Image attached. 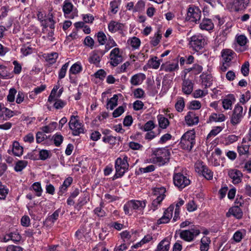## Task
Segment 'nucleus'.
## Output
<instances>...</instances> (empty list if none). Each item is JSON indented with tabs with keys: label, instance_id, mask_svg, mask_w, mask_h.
I'll use <instances>...</instances> for the list:
<instances>
[{
	"label": "nucleus",
	"instance_id": "nucleus-36",
	"mask_svg": "<svg viewBox=\"0 0 251 251\" xmlns=\"http://www.w3.org/2000/svg\"><path fill=\"white\" fill-rule=\"evenodd\" d=\"M185 107V102L184 99L182 97H179L175 104L176 110L178 112H181L183 110Z\"/></svg>",
	"mask_w": 251,
	"mask_h": 251
},
{
	"label": "nucleus",
	"instance_id": "nucleus-29",
	"mask_svg": "<svg viewBox=\"0 0 251 251\" xmlns=\"http://www.w3.org/2000/svg\"><path fill=\"white\" fill-rule=\"evenodd\" d=\"M157 119L158 122V125L160 128L166 129L170 125L168 119L165 118L163 115L159 114L157 115Z\"/></svg>",
	"mask_w": 251,
	"mask_h": 251
},
{
	"label": "nucleus",
	"instance_id": "nucleus-25",
	"mask_svg": "<svg viewBox=\"0 0 251 251\" xmlns=\"http://www.w3.org/2000/svg\"><path fill=\"white\" fill-rule=\"evenodd\" d=\"M235 98L233 95H228L222 101L223 107L225 109H231L232 104L235 101Z\"/></svg>",
	"mask_w": 251,
	"mask_h": 251
},
{
	"label": "nucleus",
	"instance_id": "nucleus-45",
	"mask_svg": "<svg viewBox=\"0 0 251 251\" xmlns=\"http://www.w3.org/2000/svg\"><path fill=\"white\" fill-rule=\"evenodd\" d=\"M42 38L48 42H54L55 39L54 36V29H51L50 31H48L47 35L43 36Z\"/></svg>",
	"mask_w": 251,
	"mask_h": 251
},
{
	"label": "nucleus",
	"instance_id": "nucleus-23",
	"mask_svg": "<svg viewBox=\"0 0 251 251\" xmlns=\"http://www.w3.org/2000/svg\"><path fill=\"white\" fill-rule=\"evenodd\" d=\"M14 115V112L8 108L2 107L0 110V119L2 120H8Z\"/></svg>",
	"mask_w": 251,
	"mask_h": 251
},
{
	"label": "nucleus",
	"instance_id": "nucleus-48",
	"mask_svg": "<svg viewBox=\"0 0 251 251\" xmlns=\"http://www.w3.org/2000/svg\"><path fill=\"white\" fill-rule=\"evenodd\" d=\"M161 38V34L159 32H157L156 33L154 34V37L151 39V44L153 47L156 46L160 42Z\"/></svg>",
	"mask_w": 251,
	"mask_h": 251
},
{
	"label": "nucleus",
	"instance_id": "nucleus-10",
	"mask_svg": "<svg viewBox=\"0 0 251 251\" xmlns=\"http://www.w3.org/2000/svg\"><path fill=\"white\" fill-rule=\"evenodd\" d=\"M204 42L201 36L194 35L190 38L189 44L194 50L198 51L202 48Z\"/></svg>",
	"mask_w": 251,
	"mask_h": 251
},
{
	"label": "nucleus",
	"instance_id": "nucleus-4",
	"mask_svg": "<svg viewBox=\"0 0 251 251\" xmlns=\"http://www.w3.org/2000/svg\"><path fill=\"white\" fill-rule=\"evenodd\" d=\"M195 134L192 131H187L181 138V147L184 150L191 151L195 144Z\"/></svg>",
	"mask_w": 251,
	"mask_h": 251
},
{
	"label": "nucleus",
	"instance_id": "nucleus-61",
	"mask_svg": "<svg viewBox=\"0 0 251 251\" xmlns=\"http://www.w3.org/2000/svg\"><path fill=\"white\" fill-rule=\"evenodd\" d=\"M13 64L14 65L13 73L15 74H19L22 71L21 65L17 60H14Z\"/></svg>",
	"mask_w": 251,
	"mask_h": 251
},
{
	"label": "nucleus",
	"instance_id": "nucleus-7",
	"mask_svg": "<svg viewBox=\"0 0 251 251\" xmlns=\"http://www.w3.org/2000/svg\"><path fill=\"white\" fill-rule=\"evenodd\" d=\"M201 15V11L198 7L194 5L190 6L187 10L186 20L196 24L200 21Z\"/></svg>",
	"mask_w": 251,
	"mask_h": 251
},
{
	"label": "nucleus",
	"instance_id": "nucleus-19",
	"mask_svg": "<svg viewBox=\"0 0 251 251\" xmlns=\"http://www.w3.org/2000/svg\"><path fill=\"white\" fill-rule=\"evenodd\" d=\"M194 84L189 79H184L182 83V91L186 95H190L193 90Z\"/></svg>",
	"mask_w": 251,
	"mask_h": 251
},
{
	"label": "nucleus",
	"instance_id": "nucleus-59",
	"mask_svg": "<svg viewBox=\"0 0 251 251\" xmlns=\"http://www.w3.org/2000/svg\"><path fill=\"white\" fill-rule=\"evenodd\" d=\"M17 93V91L14 88L10 89L9 94L7 97V100L9 102H13L15 100V95Z\"/></svg>",
	"mask_w": 251,
	"mask_h": 251
},
{
	"label": "nucleus",
	"instance_id": "nucleus-13",
	"mask_svg": "<svg viewBox=\"0 0 251 251\" xmlns=\"http://www.w3.org/2000/svg\"><path fill=\"white\" fill-rule=\"evenodd\" d=\"M250 0H232L231 2L232 10L238 11L246 8L249 3Z\"/></svg>",
	"mask_w": 251,
	"mask_h": 251
},
{
	"label": "nucleus",
	"instance_id": "nucleus-28",
	"mask_svg": "<svg viewBox=\"0 0 251 251\" xmlns=\"http://www.w3.org/2000/svg\"><path fill=\"white\" fill-rule=\"evenodd\" d=\"M200 28L202 30H210L214 28V24L209 19H203L200 24Z\"/></svg>",
	"mask_w": 251,
	"mask_h": 251
},
{
	"label": "nucleus",
	"instance_id": "nucleus-63",
	"mask_svg": "<svg viewBox=\"0 0 251 251\" xmlns=\"http://www.w3.org/2000/svg\"><path fill=\"white\" fill-rule=\"evenodd\" d=\"M249 66L250 65L248 62H245V63L242 66L241 71L244 76H247L249 74Z\"/></svg>",
	"mask_w": 251,
	"mask_h": 251
},
{
	"label": "nucleus",
	"instance_id": "nucleus-47",
	"mask_svg": "<svg viewBox=\"0 0 251 251\" xmlns=\"http://www.w3.org/2000/svg\"><path fill=\"white\" fill-rule=\"evenodd\" d=\"M69 62L66 63L64 64L60 70L58 74V78L59 79L63 78L66 75L67 70L69 67Z\"/></svg>",
	"mask_w": 251,
	"mask_h": 251
},
{
	"label": "nucleus",
	"instance_id": "nucleus-55",
	"mask_svg": "<svg viewBox=\"0 0 251 251\" xmlns=\"http://www.w3.org/2000/svg\"><path fill=\"white\" fill-rule=\"evenodd\" d=\"M63 140V137L58 134H56L53 136L54 144L56 147H59L62 143Z\"/></svg>",
	"mask_w": 251,
	"mask_h": 251
},
{
	"label": "nucleus",
	"instance_id": "nucleus-30",
	"mask_svg": "<svg viewBox=\"0 0 251 251\" xmlns=\"http://www.w3.org/2000/svg\"><path fill=\"white\" fill-rule=\"evenodd\" d=\"M12 152L15 156H20L23 154V148L21 146L19 142L15 141L13 143Z\"/></svg>",
	"mask_w": 251,
	"mask_h": 251
},
{
	"label": "nucleus",
	"instance_id": "nucleus-1",
	"mask_svg": "<svg viewBox=\"0 0 251 251\" xmlns=\"http://www.w3.org/2000/svg\"><path fill=\"white\" fill-rule=\"evenodd\" d=\"M170 155L168 150L165 148L158 149L154 151L153 155L147 161L148 163L163 166L169 162Z\"/></svg>",
	"mask_w": 251,
	"mask_h": 251
},
{
	"label": "nucleus",
	"instance_id": "nucleus-9",
	"mask_svg": "<svg viewBox=\"0 0 251 251\" xmlns=\"http://www.w3.org/2000/svg\"><path fill=\"white\" fill-rule=\"evenodd\" d=\"M109 57L110 64L114 67L117 66L123 61V57L120 54V49L118 48H115L111 51Z\"/></svg>",
	"mask_w": 251,
	"mask_h": 251
},
{
	"label": "nucleus",
	"instance_id": "nucleus-20",
	"mask_svg": "<svg viewBox=\"0 0 251 251\" xmlns=\"http://www.w3.org/2000/svg\"><path fill=\"white\" fill-rule=\"evenodd\" d=\"M200 78L201 80V84L206 89L211 86L213 81V77L211 75L203 73L201 75Z\"/></svg>",
	"mask_w": 251,
	"mask_h": 251
},
{
	"label": "nucleus",
	"instance_id": "nucleus-40",
	"mask_svg": "<svg viewBox=\"0 0 251 251\" xmlns=\"http://www.w3.org/2000/svg\"><path fill=\"white\" fill-rule=\"evenodd\" d=\"M155 127V125L153 121L150 120L148 121L144 126L141 127V129L144 131H151Z\"/></svg>",
	"mask_w": 251,
	"mask_h": 251
},
{
	"label": "nucleus",
	"instance_id": "nucleus-16",
	"mask_svg": "<svg viewBox=\"0 0 251 251\" xmlns=\"http://www.w3.org/2000/svg\"><path fill=\"white\" fill-rule=\"evenodd\" d=\"M186 124L189 126L197 124L199 122V118L194 112L189 111L185 117Z\"/></svg>",
	"mask_w": 251,
	"mask_h": 251
},
{
	"label": "nucleus",
	"instance_id": "nucleus-3",
	"mask_svg": "<svg viewBox=\"0 0 251 251\" xmlns=\"http://www.w3.org/2000/svg\"><path fill=\"white\" fill-rule=\"evenodd\" d=\"M146 205L145 201L131 200L124 205V210L125 214L131 215L133 210H143Z\"/></svg>",
	"mask_w": 251,
	"mask_h": 251
},
{
	"label": "nucleus",
	"instance_id": "nucleus-37",
	"mask_svg": "<svg viewBox=\"0 0 251 251\" xmlns=\"http://www.w3.org/2000/svg\"><path fill=\"white\" fill-rule=\"evenodd\" d=\"M60 212V209L55 210L51 215L49 216L46 219L47 223H50V224H53L58 219L59 214Z\"/></svg>",
	"mask_w": 251,
	"mask_h": 251
},
{
	"label": "nucleus",
	"instance_id": "nucleus-43",
	"mask_svg": "<svg viewBox=\"0 0 251 251\" xmlns=\"http://www.w3.org/2000/svg\"><path fill=\"white\" fill-rule=\"evenodd\" d=\"M208 94V90L205 89L204 90L197 89L193 93V95L195 98H200L205 96Z\"/></svg>",
	"mask_w": 251,
	"mask_h": 251
},
{
	"label": "nucleus",
	"instance_id": "nucleus-18",
	"mask_svg": "<svg viewBox=\"0 0 251 251\" xmlns=\"http://www.w3.org/2000/svg\"><path fill=\"white\" fill-rule=\"evenodd\" d=\"M178 69V61L175 60L172 63L163 64L161 66L160 70L166 72H171Z\"/></svg>",
	"mask_w": 251,
	"mask_h": 251
},
{
	"label": "nucleus",
	"instance_id": "nucleus-33",
	"mask_svg": "<svg viewBox=\"0 0 251 251\" xmlns=\"http://www.w3.org/2000/svg\"><path fill=\"white\" fill-rule=\"evenodd\" d=\"M70 128L73 131V134L75 136L79 135L84 131L82 124L80 122L74 125L72 127H70Z\"/></svg>",
	"mask_w": 251,
	"mask_h": 251
},
{
	"label": "nucleus",
	"instance_id": "nucleus-21",
	"mask_svg": "<svg viewBox=\"0 0 251 251\" xmlns=\"http://www.w3.org/2000/svg\"><path fill=\"white\" fill-rule=\"evenodd\" d=\"M170 243V238H164L159 242L155 251H169Z\"/></svg>",
	"mask_w": 251,
	"mask_h": 251
},
{
	"label": "nucleus",
	"instance_id": "nucleus-34",
	"mask_svg": "<svg viewBox=\"0 0 251 251\" xmlns=\"http://www.w3.org/2000/svg\"><path fill=\"white\" fill-rule=\"evenodd\" d=\"M118 96L114 95L112 98L108 100L106 105L107 108H110V109L113 110L118 104Z\"/></svg>",
	"mask_w": 251,
	"mask_h": 251
},
{
	"label": "nucleus",
	"instance_id": "nucleus-38",
	"mask_svg": "<svg viewBox=\"0 0 251 251\" xmlns=\"http://www.w3.org/2000/svg\"><path fill=\"white\" fill-rule=\"evenodd\" d=\"M27 165V162L25 160H19L17 161L14 167V170L16 172H21L25 168Z\"/></svg>",
	"mask_w": 251,
	"mask_h": 251
},
{
	"label": "nucleus",
	"instance_id": "nucleus-2",
	"mask_svg": "<svg viewBox=\"0 0 251 251\" xmlns=\"http://www.w3.org/2000/svg\"><path fill=\"white\" fill-rule=\"evenodd\" d=\"M128 157L126 155H121L115 161V168L116 173L113 177V180L122 177L128 169Z\"/></svg>",
	"mask_w": 251,
	"mask_h": 251
},
{
	"label": "nucleus",
	"instance_id": "nucleus-49",
	"mask_svg": "<svg viewBox=\"0 0 251 251\" xmlns=\"http://www.w3.org/2000/svg\"><path fill=\"white\" fill-rule=\"evenodd\" d=\"M120 2L117 0H113L110 3L111 12L113 14H116L118 12Z\"/></svg>",
	"mask_w": 251,
	"mask_h": 251
},
{
	"label": "nucleus",
	"instance_id": "nucleus-64",
	"mask_svg": "<svg viewBox=\"0 0 251 251\" xmlns=\"http://www.w3.org/2000/svg\"><path fill=\"white\" fill-rule=\"evenodd\" d=\"M236 41L240 46H243L247 43V39L245 35H241L237 37Z\"/></svg>",
	"mask_w": 251,
	"mask_h": 251
},
{
	"label": "nucleus",
	"instance_id": "nucleus-60",
	"mask_svg": "<svg viewBox=\"0 0 251 251\" xmlns=\"http://www.w3.org/2000/svg\"><path fill=\"white\" fill-rule=\"evenodd\" d=\"M155 170V166L153 165H150L145 168H140L139 171L141 173H147L153 172Z\"/></svg>",
	"mask_w": 251,
	"mask_h": 251
},
{
	"label": "nucleus",
	"instance_id": "nucleus-42",
	"mask_svg": "<svg viewBox=\"0 0 251 251\" xmlns=\"http://www.w3.org/2000/svg\"><path fill=\"white\" fill-rule=\"evenodd\" d=\"M82 67L80 64L78 63H75L71 66L69 72L70 74H76L80 73Z\"/></svg>",
	"mask_w": 251,
	"mask_h": 251
},
{
	"label": "nucleus",
	"instance_id": "nucleus-46",
	"mask_svg": "<svg viewBox=\"0 0 251 251\" xmlns=\"http://www.w3.org/2000/svg\"><path fill=\"white\" fill-rule=\"evenodd\" d=\"M32 189L36 192V196L40 197L42 195V189L41 183L39 182L34 183L32 185Z\"/></svg>",
	"mask_w": 251,
	"mask_h": 251
},
{
	"label": "nucleus",
	"instance_id": "nucleus-22",
	"mask_svg": "<svg viewBox=\"0 0 251 251\" xmlns=\"http://www.w3.org/2000/svg\"><path fill=\"white\" fill-rule=\"evenodd\" d=\"M146 76L142 73H139L133 75L130 79V83L133 86H137L142 84L145 79Z\"/></svg>",
	"mask_w": 251,
	"mask_h": 251
},
{
	"label": "nucleus",
	"instance_id": "nucleus-31",
	"mask_svg": "<svg viewBox=\"0 0 251 251\" xmlns=\"http://www.w3.org/2000/svg\"><path fill=\"white\" fill-rule=\"evenodd\" d=\"M73 178L72 177H67L60 187L59 195H62L66 191L67 188L72 184Z\"/></svg>",
	"mask_w": 251,
	"mask_h": 251
},
{
	"label": "nucleus",
	"instance_id": "nucleus-41",
	"mask_svg": "<svg viewBox=\"0 0 251 251\" xmlns=\"http://www.w3.org/2000/svg\"><path fill=\"white\" fill-rule=\"evenodd\" d=\"M58 56V55L57 53L52 52L48 54L46 56V60L50 64H53L56 62Z\"/></svg>",
	"mask_w": 251,
	"mask_h": 251
},
{
	"label": "nucleus",
	"instance_id": "nucleus-62",
	"mask_svg": "<svg viewBox=\"0 0 251 251\" xmlns=\"http://www.w3.org/2000/svg\"><path fill=\"white\" fill-rule=\"evenodd\" d=\"M125 111V108L123 106H120L116 109L113 112V116L117 118L121 115Z\"/></svg>",
	"mask_w": 251,
	"mask_h": 251
},
{
	"label": "nucleus",
	"instance_id": "nucleus-58",
	"mask_svg": "<svg viewBox=\"0 0 251 251\" xmlns=\"http://www.w3.org/2000/svg\"><path fill=\"white\" fill-rule=\"evenodd\" d=\"M222 130V128L220 126H217L214 129H212L210 133L208 134L207 136V139H209L211 137H214L217 135Z\"/></svg>",
	"mask_w": 251,
	"mask_h": 251
},
{
	"label": "nucleus",
	"instance_id": "nucleus-35",
	"mask_svg": "<svg viewBox=\"0 0 251 251\" xmlns=\"http://www.w3.org/2000/svg\"><path fill=\"white\" fill-rule=\"evenodd\" d=\"M209 119L211 121L215 122H222L226 120V117L223 114H212Z\"/></svg>",
	"mask_w": 251,
	"mask_h": 251
},
{
	"label": "nucleus",
	"instance_id": "nucleus-53",
	"mask_svg": "<svg viewBox=\"0 0 251 251\" xmlns=\"http://www.w3.org/2000/svg\"><path fill=\"white\" fill-rule=\"evenodd\" d=\"M150 66L153 69H157L160 66V62L159 60H157V57L152 58L149 61Z\"/></svg>",
	"mask_w": 251,
	"mask_h": 251
},
{
	"label": "nucleus",
	"instance_id": "nucleus-15",
	"mask_svg": "<svg viewBox=\"0 0 251 251\" xmlns=\"http://www.w3.org/2000/svg\"><path fill=\"white\" fill-rule=\"evenodd\" d=\"M53 15L51 12H50L48 15L47 19L42 20V25L44 26V28L42 29V32L45 33L46 31L48 30L46 29L47 27H49L51 29H54L55 21L53 19Z\"/></svg>",
	"mask_w": 251,
	"mask_h": 251
},
{
	"label": "nucleus",
	"instance_id": "nucleus-44",
	"mask_svg": "<svg viewBox=\"0 0 251 251\" xmlns=\"http://www.w3.org/2000/svg\"><path fill=\"white\" fill-rule=\"evenodd\" d=\"M97 40L98 42L101 45H103L106 43V41L107 40V38L104 34V33L102 31H100L97 33Z\"/></svg>",
	"mask_w": 251,
	"mask_h": 251
},
{
	"label": "nucleus",
	"instance_id": "nucleus-50",
	"mask_svg": "<svg viewBox=\"0 0 251 251\" xmlns=\"http://www.w3.org/2000/svg\"><path fill=\"white\" fill-rule=\"evenodd\" d=\"M3 251H23V248L18 246L9 245L6 247H2Z\"/></svg>",
	"mask_w": 251,
	"mask_h": 251
},
{
	"label": "nucleus",
	"instance_id": "nucleus-51",
	"mask_svg": "<svg viewBox=\"0 0 251 251\" xmlns=\"http://www.w3.org/2000/svg\"><path fill=\"white\" fill-rule=\"evenodd\" d=\"M100 58L98 53L94 51L89 58V62L91 63L97 64L100 62Z\"/></svg>",
	"mask_w": 251,
	"mask_h": 251
},
{
	"label": "nucleus",
	"instance_id": "nucleus-52",
	"mask_svg": "<svg viewBox=\"0 0 251 251\" xmlns=\"http://www.w3.org/2000/svg\"><path fill=\"white\" fill-rule=\"evenodd\" d=\"M237 150L240 155L246 154L249 152V146L242 145L238 147Z\"/></svg>",
	"mask_w": 251,
	"mask_h": 251
},
{
	"label": "nucleus",
	"instance_id": "nucleus-12",
	"mask_svg": "<svg viewBox=\"0 0 251 251\" xmlns=\"http://www.w3.org/2000/svg\"><path fill=\"white\" fill-rule=\"evenodd\" d=\"M174 209L173 205H170L164 212L163 215L157 221V225L166 224L169 222L170 219L172 217L173 212Z\"/></svg>",
	"mask_w": 251,
	"mask_h": 251
},
{
	"label": "nucleus",
	"instance_id": "nucleus-5",
	"mask_svg": "<svg viewBox=\"0 0 251 251\" xmlns=\"http://www.w3.org/2000/svg\"><path fill=\"white\" fill-rule=\"evenodd\" d=\"M246 113V109L243 111V108L238 103L235 105L230 116V123L235 126L239 124Z\"/></svg>",
	"mask_w": 251,
	"mask_h": 251
},
{
	"label": "nucleus",
	"instance_id": "nucleus-8",
	"mask_svg": "<svg viewBox=\"0 0 251 251\" xmlns=\"http://www.w3.org/2000/svg\"><path fill=\"white\" fill-rule=\"evenodd\" d=\"M173 181L175 185L179 189H182L190 184V179L180 173H174Z\"/></svg>",
	"mask_w": 251,
	"mask_h": 251
},
{
	"label": "nucleus",
	"instance_id": "nucleus-56",
	"mask_svg": "<svg viewBox=\"0 0 251 251\" xmlns=\"http://www.w3.org/2000/svg\"><path fill=\"white\" fill-rule=\"evenodd\" d=\"M145 6V2L143 0H139L134 7V11L143 10Z\"/></svg>",
	"mask_w": 251,
	"mask_h": 251
},
{
	"label": "nucleus",
	"instance_id": "nucleus-26",
	"mask_svg": "<svg viewBox=\"0 0 251 251\" xmlns=\"http://www.w3.org/2000/svg\"><path fill=\"white\" fill-rule=\"evenodd\" d=\"M234 52L231 50L226 49L223 50L222 52V56L223 62L226 63H231V61L233 58Z\"/></svg>",
	"mask_w": 251,
	"mask_h": 251
},
{
	"label": "nucleus",
	"instance_id": "nucleus-6",
	"mask_svg": "<svg viewBox=\"0 0 251 251\" xmlns=\"http://www.w3.org/2000/svg\"><path fill=\"white\" fill-rule=\"evenodd\" d=\"M195 169L197 173L201 175L207 180L213 178V173L201 161H198L195 164Z\"/></svg>",
	"mask_w": 251,
	"mask_h": 251
},
{
	"label": "nucleus",
	"instance_id": "nucleus-27",
	"mask_svg": "<svg viewBox=\"0 0 251 251\" xmlns=\"http://www.w3.org/2000/svg\"><path fill=\"white\" fill-rule=\"evenodd\" d=\"M227 34V28L222 30L215 39V43L216 46H219L224 42L226 39Z\"/></svg>",
	"mask_w": 251,
	"mask_h": 251
},
{
	"label": "nucleus",
	"instance_id": "nucleus-24",
	"mask_svg": "<svg viewBox=\"0 0 251 251\" xmlns=\"http://www.w3.org/2000/svg\"><path fill=\"white\" fill-rule=\"evenodd\" d=\"M73 7L74 5L71 2L68 1L67 0L64 1L62 9L66 17L71 19L74 18L72 15L69 16L72 11Z\"/></svg>",
	"mask_w": 251,
	"mask_h": 251
},
{
	"label": "nucleus",
	"instance_id": "nucleus-54",
	"mask_svg": "<svg viewBox=\"0 0 251 251\" xmlns=\"http://www.w3.org/2000/svg\"><path fill=\"white\" fill-rule=\"evenodd\" d=\"M134 96L137 99H141L145 95V92L142 88H137L133 92Z\"/></svg>",
	"mask_w": 251,
	"mask_h": 251
},
{
	"label": "nucleus",
	"instance_id": "nucleus-32",
	"mask_svg": "<svg viewBox=\"0 0 251 251\" xmlns=\"http://www.w3.org/2000/svg\"><path fill=\"white\" fill-rule=\"evenodd\" d=\"M127 43L134 50H136L139 48L141 41L138 38L133 37L127 40Z\"/></svg>",
	"mask_w": 251,
	"mask_h": 251
},
{
	"label": "nucleus",
	"instance_id": "nucleus-17",
	"mask_svg": "<svg viewBox=\"0 0 251 251\" xmlns=\"http://www.w3.org/2000/svg\"><path fill=\"white\" fill-rule=\"evenodd\" d=\"M228 175L232 179L234 184H238L242 180L243 174L242 172L236 169L231 170L229 171Z\"/></svg>",
	"mask_w": 251,
	"mask_h": 251
},
{
	"label": "nucleus",
	"instance_id": "nucleus-14",
	"mask_svg": "<svg viewBox=\"0 0 251 251\" xmlns=\"http://www.w3.org/2000/svg\"><path fill=\"white\" fill-rule=\"evenodd\" d=\"M233 216L237 219H241L243 216L242 210L238 206H233L230 207L228 212L226 213V217L227 218Z\"/></svg>",
	"mask_w": 251,
	"mask_h": 251
},
{
	"label": "nucleus",
	"instance_id": "nucleus-11",
	"mask_svg": "<svg viewBox=\"0 0 251 251\" xmlns=\"http://www.w3.org/2000/svg\"><path fill=\"white\" fill-rule=\"evenodd\" d=\"M200 233V231L198 229L184 230L181 231L180 237L186 241L190 242L193 240L195 236L198 235Z\"/></svg>",
	"mask_w": 251,
	"mask_h": 251
},
{
	"label": "nucleus",
	"instance_id": "nucleus-57",
	"mask_svg": "<svg viewBox=\"0 0 251 251\" xmlns=\"http://www.w3.org/2000/svg\"><path fill=\"white\" fill-rule=\"evenodd\" d=\"M102 141L106 143L114 144L116 141V138L113 136H105L102 138Z\"/></svg>",
	"mask_w": 251,
	"mask_h": 251
},
{
	"label": "nucleus",
	"instance_id": "nucleus-39",
	"mask_svg": "<svg viewBox=\"0 0 251 251\" xmlns=\"http://www.w3.org/2000/svg\"><path fill=\"white\" fill-rule=\"evenodd\" d=\"M165 191V188L163 187L156 188L155 190V195H157V192L159 193V196H157V197L155 199V200L160 203L164 198V194Z\"/></svg>",
	"mask_w": 251,
	"mask_h": 251
}]
</instances>
